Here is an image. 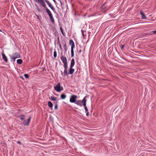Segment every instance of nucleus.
I'll return each mask as SVG.
<instances>
[{"instance_id": "27", "label": "nucleus", "mask_w": 156, "mask_h": 156, "mask_svg": "<svg viewBox=\"0 0 156 156\" xmlns=\"http://www.w3.org/2000/svg\"><path fill=\"white\" fill-rule=\"evenodd\" d=\"M54 56L55 58H56L57 56V52L55 51L54 52Z\"/></svg>"}, {"instance_id": "28", "label": "nucleus", "mask_w": 156, "mask_h": 156, "mask_svg": "<svg viewBox=\"0 0 156 156\" xmlns=\"http://www.w3.org/2000/svg\"><path fill=\"white\" fill-rule=\"evenodd\" d=\"M24 77L26 78H28L29 77L28 75L27 74H25L24 75Z\"/></svg>"}, {"instance_id": "3", "label": "nucleus", "mask_w": 156, "mask_h": 156, "mask_svg": "<svg viewBox=\"0 0 156 156\" xmlns=\"http://www.w3.org/2000/svg\"><path fill=\"white\" fill-rule=\"evenodd\" d=\"M60 58L64 64V66H68V63L66 57L63 55H61Z\"/></svg>"}, {"instance_id": "42", "label": "nucleus", "mask_w": 156, "mask_h": 156, "mask_svg": "<svg viewBox=\"0 0 156 156\" xmlns=\"http://www.w3.org/2000/svg\"><path fill=\"white\" fill-rule=\"evenodd\" d=\"M34 1H35L36 2H37V0H34Z\"/></svg>"}, {"instance_id": "23", "label": "nucleus", "mask_w": 156, "mask_h": 156, "mask_svg": "<svg viewBox=\"0 0 156 156\" xmlns=\"http://www.w3.org/2000/svg\"><path fill=\"white\" fill-rule=\"evenodd\" d=\"M60 30H61V31L62 33V34L64 36H65V33L64 32V30L63 29V28L62 27H60Z\"/></svg>"}, {"instance_id": "10", "label": "nucleus", "mask_w": 156, "mask_h": 156, "mask_svg": "<svg viewBox=\"0 0 156 156\" xmlns=\"http://www.w3.org/2000/svg\"><path fill=\"white\" fill-rule=\"evenodd\" d=\"M140 14L142 16L141 18L143 19H147V17L145 16V15L144 14V12L142 11H140Z\"/></svg>"}, {"instance_id": "2", "label": "nucleus", "mask_w": 156, "mask_h": 156, "mask_svg": "<svg viewBox=\"0 0 156 156\" xmlns=\"http://www.w3.org/2000/svg\"><path fill=\"white\" fill-rule=\"evenodd\" d=\"M88 97L87 96H85L82 100V105L84 106L86 112L88 111V109L86 106V98Z\"/></svg>"}, {"instance_id": "32", "label": "nucleus", "mask_w": 156, "mask_h": 156, "mask_svg": "<svg viewBox=\"0 0 156 156\" xmlns=\"http://www.w3.org/2000/svg\"><path fill=\"white\" fill-rule=\"evenodd\" d=\"M74 56V53L72 52L71 53V57H73Z\"/></svg>"}, {"instance_id": "30", "label": "nucleus", "mask_w": 156, "mask_h": 156, "mask_svg": "<svg viewBox=\"0 0 156 156\" xmlns=\"http://www.w3.org/2000/svg\"><path fill=\"white\" fill-rule=\"evenodd\" d=\"M81 31L82 32V35L83 36V37H84V31L83 30H81Z\"/></svg>"}, {"instance_id": "43", "label": "nucleus", "mask_w": 156, "mask_h": 156, "mask_svg": "<svg viewBox=\"0 0 156 156\" xmlns=\"http://www.w3.org/2000/svg\"><path fill=\"white\" fill-rule=\"evenodd\" d=\"M53 0L54 1V2H55V0Z\"/></svg>"}, {"instance_id": "5", "label": "nucleus", "mask_w": 156, "mask_h": 156, "mask_svg": "<svg viewBox=\"0 0 156 156\" xmlns=\"http://www.w3.org/2000/svg\"><path fill=\"white\" fill-rule=\"evenodd\" d=\"M64 72L63 73L62 71H61V74L63 76H67L68 74L67 72L68 66H64Z\"/></svg>"}, {"instance_id": "16", "label": "nucleus", "mask_w": 156, "mask_h": 156, "mask_svg": "<svg viewBox=\"0 0 156 156\" xmlns=\"http://www.w3.org/2000/svg\"><path fill=\"white\" fill-rule=\"evenodd\" d=\"M75 60L74 58H73L71 61L70 67H73L75 64Z\"/></svg>"}, {"instance_id": "36", "label": "nucleus", "mask_w": 156, "mask_h": 156, "mask_svg": "<svg viewBox=\"0 0 156 156\" xmlns=\"http://www.w3.org/2000/svg\"><path fill=\"white\" fill-rule=\"evenodd\" d=\"M74 52L73 49L71 48V53Z\"/></svg>"}, {"instance_id": "39", "label": "nucleus", "mask_w": 156, "mask_h": 156, "mask_svg": "<svg viewBox=\"0 0 156 156\" xmlns=\"http://www.w3.org/2000/svg\"><path fill=\"white\" fill-rule=\"evenodd\" d=\"M59 46L60 48L61 49H62V46H61V44H59Z\"/></svg>"}, {"instance_id": "34", "label": "nucleus", "mask_w": 156, "mask_h": 156, "mask_svg": "<svg viewBox=\"0 0 156 156\" xmlns=\"http://www.w3.org/2000/svg\"><path fill=\"white\" fill-rule=\"evenodd\" d=\"M86 115L87 116H88L89 115V112H87L86 113Z\"/></svg>"}, {"instance_id": "24", "label": "nucleus", "mask_w": 156, "mask_h": 156, "mask_svg": "<svg viewBox=\"0 0 156 156\" xmlns=\"http://www.w3.org/2000/svg\"><path fill=\"white\" fill-rule=\"evenodd\" d=\"M69 44L70 45H73L74 44V43L72 40H69Z\"/></svg>"}, {"instance_id": "37", "label": "nucleus", "mask_w": 156, "mask_h": 156, "mask_svg": "<svg viewBox=\"0 0 156 156\" xmlns=\"http://www.w3.org/2000/svg\"><path fill=\"white\" fill-rule=\"evenodd\" d=\"M17 143L18 144H21V142H20V141H18L17 142Z\"/></svg>"}, {"instance_id": "29", "label": "nucleus", "mask_w": 156, "mask_h": 156, "mask_svg": "<svg viewBox=\"0 0 156 156\" xmlns=\"http://www.w3.org/2000/svg\"><path fill=\"white\" fill-rule=\"evenodd\" d=\"M58 102V101H57L56 103L55 104V110H56L58 108V105L57 103Z\"/></svg>"}, {"instance_id": "18", "label": "nucleus", "mask_w": 156, "mask_h": 156, "mask_svg": "<svg viewBox=\"0 0 156 156\" xmlns=\"http://www.w3.org/2000/svg\"><path fill=\"white\" fill-rule=\"evenodd\" d=\"M10 58H11V62L15 61V59L16 58L15 57H14L12 55H11L10 56Z\"/></svg>"}, {"instance_id": "8", "label": "nucleus", "mask_w": 156, "mask_h": 156, "mask_svg": "<svg viewBox=\"0 0 156 156\" xmlns=\"http://www.w3.org/2000/svg\"><path fill=\"white\" fill-rule=\"evenodd\" d=\"M37 2H40L41 5L44 7L45 8H47L45 4L44 1H43V0H38L37 1Z\"/></svg>"}, {"instance_id": "31", "label": "nucleus", "mask_w": 156, "mask_h": 156, "mask_svg": "<svg viewBox=\"0 0 156 156\" xmlns=\"http://www.w3.org/2000/svg\"><path fill=\"white\" fill-rule=\"evenodd\" d=\"M75 47V44L73 45H71V48L73 49Z\"/></svg>"}, {"instance_id": "15", "label": "nucleus", "mask_w": 156, "mask_h": 156, "mask_svg": "<svg viewBox=\"0 0 156 156\" xmlns=\"http://www.w3.org/2000/svg\"><path fill=\"white\" fill-rule=\"evenodd\" d=\"M45 10L46 11V12L47 14H48V16L52 14L51 12L47 8H45Z\"/></svg>"}, {"instance_id": "22", "label": "nucleus", "mask_w": 156, "mask_h": 156, "mask_svg": "<svg viewBox=\"0 0 156 156\" xmlns=\"http://www.w3.org/2000/svg\"><path fill=\"white\" fill-rule=\"evenodd\" d=\"M48 106L50 108L52 107L53 104L50 101H49V102H48Z\"/></svg>"}, {"instance_id": "17", "label": "nucleus", "mask_w": 156, "mask_h": 156, "mask_svg": "<svg viewBox=\"0 0 156 156\" xmlns=\"http://www.w3.org/2000/svg\"><path fill=\"white\" fill-rule=\"evenodd\" d=\"M25 116V115H21L19 116V118L22 120H24Z\"/></svg>"}, {"instance_id": "13", "label": "nucleus", "mask_w": 156, "mask_h": 156, "mask_svg": "<svg viewBox=\"0 0 156 156\" xmlns=\"http://www.w3.org/2000/svg\"><path fill=\"white\" fill-rule=\"evenodd\" d=\"M12 55H13L16 58L20 57V55L19 53L18 52H16L13 53Z\"/></svg>"}, {"instance_id": "25", "label": "nucleus", "mask_w": 156, "mask_h": 156, "mask_svg": "<svg viewBox=\"0 0 156 156\" xmlns=\"http://www.w3.org/2000/svg\"><path fill=\"white\" fill-rule=\"evenodd\" d=\"M51 99L52 101H55L56 99V98L53 96H51Z\"/></svg>"}, {"instance_id": "12", "label": "nucleus", "mask_w": 156, "mask_h": 156, "mask_svg": "<svg viewBox=\"0 0 156 156\" xmlns=\"http://www.w3.org/2000/svg\"><path fill=\"white\" fill-rule=\"evenodd\" d=\"M73 67H70L68 73V74H72L74 72V69L73 68Z\"/></svg>"}, {"instance_id": "41", "label": "nucleus", "mask_w": 156, "mask_h": 156, "mask_svg": "<svg viewBox=\"0 0 156 156\" xmlns=\"http://www.w3.org/2000/svg\"><path fill=\"white\" fill-rule=\"evenodd\" d=\"M60 41L59 40V37H58L57 38V41Z\"/></svg>"}, {"instance_id": "21", "label": "nucleus", "mask_w": 156, "mask_h": 156, "mask_svg": "<svg viewBox=\"0 0 156 156\" xmlns=\"http://www.w3.org/2000/svg\"><path fill=\"white\" fill-rule=\"evenodd\" d=\"M66 97V95L65 94H62L61 95V98L62 99H65Z\"/></svg>"}, {"instance_id": "14", "label": "nucleus", "mask_w": 156, "mask_h": 156, "mask_svg": "<svg viewBox=\"0 0 156 156\" xmlns=\"http://www.w3.org/2000/svg\"><path fill=\"white\" fill-rule=\"evenodd\" d=\"M49 16L50 18V20H51V22L52 23H55V20H54V17H53V16L52 15V14Z\"/></svg>"}, {"instance_id": "6", "label": "nucleus", "mask_w": 156, "mask_h": 156, "mask_svg": "<svg viewBox=\"0 0 156 156\" xmlns=\"http://www.w3.org/2000/svg\"><path fill=\"white\" fill-rule=\"evenodd\" d=\"M45 1L48 5L49 7L55 13V9L51 3L48 0H45Z\"/></svg>"}, {"instance_id": "1", "label": "nucleus", "mask_w": 156, "mask_h": 156, "mask_svg": "<svg viewBox=\"0 0 156 156\" xmlns=\"http://www.w3.org/2000/svg\"><path fill=\"white\" fill-rule=\"evenodd\" d=\"M54 89L58 92H60L63 90V87L61 86L60 83H58L54 87Z\"/></svg>"}, {"instance_id": "20", "label": "nucleus", "mask_w": 156, "mask_h": 156, "mask_svg": "<svg viewBox=\"0 0 156 156\" xmlns=\"http://www.w3.org/2000/svg\"><path fill=\"white\" fill-rule=\"evenodd\" d=\"M23 62V61L21 59H18L17 60V63L19 64H21Z\"/></svg>"}, {"instance_id": "33", "label": "nucleus", "mask_w": 156, "mask_h": 156, "mask_svg": "<svg viewBox=\"0 0 156 156\" xmlns=\"http://www.w3.org/2000/svg\"><path fill=\"white\" fill-rule=\"evenodd\" d=\"M152 33L154 34H156V30H153L152 31Z\"/></svg>"}, {"instance_id": "40", "label": "nucleus", "mask_w": 156, "mask_h": 156, "mask_svg": "<svg viewBox=\"0 0 156 156\" xmlns=\"http://www.w3.org/2000/svg\"><path fill=\"white\" fill-rule=\"evenodd\" d=\"M82 51V50H80L79 51V53H81Z\"/></svg>"}, {"instance_id": "35", "label": "nucleus", "mask_w": 156, "mask_h": 156, "mask_svg": "<svg viewBox=\"0 0 156 156\" xmlns=\"http://www.w3.org/2000/svg\"><path fill=\"white\" fill-rule=\"evenodd\" d=\"M124 47V45H122V46H121V49L122 50L123 48Z\"/></svg>"}, {"instance_id": "19", "label": "nucleus", "mask_w": 156, "mask_h": 156, "mask_svg": "<svg viewBox=\"0 0 156 156\" xmlns=\"http://www.w3.org/2000/svg\"><path fill=\"white\" fill-rule=\"evenodd\" d=\"M63 47L65 51V52H66L67 51V48L66 46V42H65V44H64Z\"/></svg>"}, {"instance_id": "4", "label": "nucleus", "mask_w": 156, "mask_h": 156, "mask_svg": "<svg viewBox=\"0 0 156 156\" xmlns=\"http://www.w3.org/2000/svg\"><path fill=\"white\" fill-rule=\"evenodd\" d=\"M77 98V97L76 95L74 94L72 95L70 98V102L71 103H75Z\"/></svg>"}, {"instance_id": "7", "label": "nucleus", "mask_w": 156, "mask_h": 156, "mask_svg": "<svg viewBox=\"0 0 156 156\" xmlns=\"http://www.w3.org/2000/svg\"><path fill=\"white\" fill-rule=\"evenodd\" d=\"M30 118L31 116H30L27 119L23 120V123L24 126H26L29 125L30 120Z\"/></svg>"}, {"instance_id": "44", "label": "nucleus", "mask_w": 156, "mask_h": 156, "mask_svg": "<svg viewBox=\"0 0 156 156\" xmlns=\"http://www.w3.org/2000/svg\"><path fill=\"white\" fill-rule=\"evenodd\" d=\"M0 32H2V31H1V30L0 29Z\"/></svg>"}, {"instance_id": "45", "label": "nucleus", "mask_w": 156, "mask_h": 156, "mask_svg": "<svg viewBox=\"0 0 156 156\" xmlns=\"http://www.w3.org/2000/svg\"><path fill=\"white\" fill-rule=\"evenodd\" d=\"M38 1V0H37V1Z\"/></svg>"}, {"instance_id": "38", "label": "nucleus", "mask_w": 156, "mask_h": 156, "mask_svg": "<svg viewBox=\"0 0 156 156\" xmlns=\"http://www.w3.org/2000/svg\"><path fill=\"white\" fill-rule=\"evenodd\" d=\"M57 43L59 45L61 44L60 42V41H57Z\"/></svg>"}, {"instance_id": "11", "label": "nucleus", "mask_w": 156, "mask_h": 156, "mask_svg": "<svg viewBox=\"0 0 156 156\" xmlns=\"http://www.w3.org/2000/svg\"><path fill=\"white\" fill-rule=\"evenodd\" d=\"M2 57L5 62H7L8 61V59L7 58V57L2 52Z\"/></svg>"}, {"instance_id": "9", "label": "nucleus", "mask_w": 156, "mask_h": 156, "mask_svg": "<svg viewBox=\"0 0 156 156\" xmlns=\"http://www.w3.org/2000/svg\"><path fill=\"white\" fill-rule=\"evenodd\" d=\"M75 104L77 105H78L81 106L82 105V100H77L74 103Z\"/></svg>"}, {"instance_id": "26", "label": "nucleus", "mask_w": 156, "mask_h": 156, "mask_svg": "<svg viewBox=\"0 0 156 156\" xmlns=\"http://www.w3.org/2000/svg\"><path fill=\"white\" fill-rule=\"evenodd\" d=\"M35 5L36 7L37 8V10L38 11L41 12V9H40V8H39V6L36 4H35Z\"/></svg>"}]
</instances>
